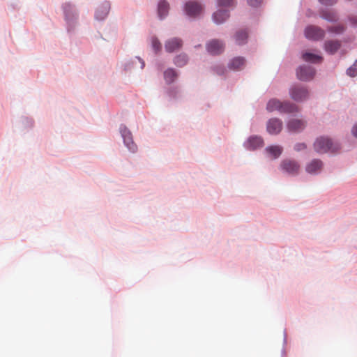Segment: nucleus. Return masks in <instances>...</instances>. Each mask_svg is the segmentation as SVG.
I'll return each instance as SVG.
<instances>
[{"mask_svg":"<svg viewBox=\"0 0 357 357\" xmlns=\"http://www.w3.org/2000/svg\"><path fill=\"white\" fill-rule=\"evenodd\" d=\"M185 10L188 16L196 17L202 11V6L197 1H188L185 3Z\"/></svg>","mask_w":357,"mask_h":357,"instance_id":"ddd939ff","label":"nucleus"},{"mask_svg":"<svg viewBox=\"0 0 357 357\" xmlns=\"http://www.w3.org/2000/svg\"><path fill=\"white\" fill-rule=\"evenodd\" d=\"M236 4V0H217V5L219 7L232 8Z\"/></svg>","mask_w":357,"mask_h":357,"instance_id":"bb28decb","label":"nucleus"},{"mask_svg":"<svg viewBox=\"0 0 357 357\" xmlns=\"http://www.w3.org/2000/svg\"><path fill=\"white\" fill-rule=\"evenodd\" d=\"M264 140L258 135H250L243 143V148L248 151H255L263 148Z\"/></svg>","mask_w":357,"mask_h":357,"instance_id":"7ed1b4c3","label":"nucleus"},{"mask_svg":"<svg viewBox=\"0 0 357 357\" xmlns=\"http://www.w3.org/2000/svg\"><path fill=\"white\" fill-rule=\"evenodd\" d=\"M247 38L248 33L245 31H238L235 36L236 42L238 45L245 44Z\"/></svg>","mask_w":357,"mask_h":357,"instance_id":"393cba45","label":"nucleus"},{"mask_svg":"<svg viewBox=\"0 0 357 357\" xmlns=\"http://www.w3.org/2000/svg\"><path fill=\"white\" fill-rule=\"evenodd\" d=\"M66 20L67 21L70 20L75 16V10L73 6L68 3H66L63 6Z\"/></svg>","mask_w":357,"mask_h":357,"instance_id":"b1692460","label":"nucleus"},{"mask_svg":"<svg viewBox=\"0 0 357 357\" xmlns=\"http://www.w3.org/2000/svg\"><path fill=\"white\" fill-rule=\"evenodd\" d=\"M319 2L322 4L326 5V6H332L335 3H336L337 0H319Z\"/></svg>","mask_w":357,"mask_h":357,"instance_id":"c9c22d12","label":"nucleus"},{"mask_svg":"<svg viewBox=\"0 0 357 357\" xmlns=\"http://www.w3.org/2000/svg\"><path fill=\"white\" fill-rule=\"evenodd\" d=\"M169 9V5L166 1L162 0L159 1L158 5V14L161 20L167 15Z\"/></svg>","mask_w":357,"mask_h":357,"instance_id":"6ab92c4d","label":"nucleus"},{"mask_svg":"<svg viewBox=\"0 0 357 357\" xmlns=\"http://www.w3.org/2000/svg\"><path fill=\"white\" fill-rule=\"evenodd\" d=\"M325 32L320 27L310 25L306 27L305 30V36L307 38L318 40H321L324 37Z\"/></svg>","mask_w":357,"mask_h":357,"instance_id":"1a4fd4ad","label":"nucleus"},{"mask_svg":"<svg viewBox=\"0 0 357 357\" xmlns=\"http://www.w3.org/2000/svg\"><path fill=\"white\" fill-rule=\"evenodd\" d=\"M294 105L289 102H280L277 99H271L267 104L266 109L268 112H293Z\"/></svg>","mask_w":357,"mask_h":357,"instance_id":"20e7f679","label":"nucleus"},{"mask_svg":"<svg viewBox=\"0 0 357 357\" xmlns=\"http://www.w3.org/2000/svg\"><path fill=\"white\" fill-rule=\"evenodd\" d=\"M306 127V121L299 119H290L287 123V128L289 132L300 133Z\"/></svg>","mask_w":357,"mask_h":357,"instance_id":"0eeeda50","label":"nucleus"},{"mask_svg":"<svg viewBox=\"0 0 357 357\" xmlns=\"http://www.w3.org/2000/svg\"><path fill=\"white\" fill-rule=\"evenodd\" d=\"M119 132L124 146L130 153H136L138 151V146L134 142L131 130L124 123H121L119 127Z\"/></svg>","mask_w":357,"mask_h":357,"instance_id":"f03ea898","label":"nucleus"},{"mask_svg":"<svg viewBox=\"0 0 357 357\" xmlns=\"http://www.w3.org/2000/svg\"><path fill=\"white\" fill-rule=\"evenodd\" d=\"M307 144L305 142H297L294 146V150L300 152L307 149Z\"/></svg>","mask_w":357,"mask_h":357,"instance_id":"2f4dec72","label":"nucleus"},{"mask_svg":"<svg viewBox=\"0 0 357 357\" xmlns=\"http://www.w3.org/2000/svg\"><path fill=\"white\" fill-rule=\"evenodd\" d=\"M324 167V162L319 158H314L307 163L305 171L310 175H318Z\"/></svg>","mask_w":357,"mask_h":357,"instance_id":"9b49d317","label":"nucleus"},{"mask_svg":"<svg viewBox=\"0 0 357 357\" xmlns=\"http://www.w3.org/2000/svg\"><path fill=\"white\" fill-rule=\"evenodd\" d=\"M280 168L284 173L294 176L298 174L300 165L295 160L284 159L280 162Z\"/></svg>","mask_w":357,"mask_h":357,"instance_id":"39448f33","label":"nucleus"},{"mask_svg":"<svg viewBox=\"0 0 357 357\" xmlns=\"http://www.w3.org/2000/svg\"><path fill=\"white\" fill-rule=\"evenodd\" d=\"M246 61L242 56H237L232 59L228 63V68L232 70H241L245 66Z\"/></svg>","mask_w":357,"mask_h":357,"instance_id":"dca6fc26","label":"nucleus"},{"mask_svg":"<svg viewBox=\"0 0 357 357\" xmlns=\"http://www.w3.org/2000/svg\"><path fill=\"white\" fill-rule=\"evenodd\" d=\"M109 10V5L108 3H104L100 5L96 11L95 17L98 20H104Z\"/></svg>","mask_w":357,"mask_h":357,"instance_id":"f3484780","label":"nucleus"},{"mask_svg":"<svg viewBox=\"0 0 357 357\" xmlns=\"http://www.w3.org/2000/svg\"><path fill=\"white\" fill-rule=\"evenodd\" d=\"M34 121L32 118L30 117H24V129L29 128L31 129L33 127Z\"/></svg>","mask_w":357,"mask_h":357,"instance_id":"c756f323","label":"nucleus"},{"mask_svg":"<svg viewBox=\"0 0 357 357\" xmlns=\"http://www.w3.org/2000/svg\"><path fill=\"white\" fill-rule=\"evenodd\" d=\"M183 45L182 40L178 38H171L166 41L165 44V50L172 53L178 50Z\"/></svg>","mask_w":357,"mask_h":357,"instance_id":"2eb2a0df","label":"nucleus"},{"mask_svg":"<svg viewBox=\"0 0 357 357\" xmlns=\"http://www.w3.org/2000/svg\"><path fill=\"white\" fill-rule=\"evenodd\" d=\"M213 70L215 71V73L219 75H224L225 73L226 72V69L224 66H215L214 68H213Z\"/></svg>","mask_w":357,"mask_h":357,"instance_id":"72a5a7b5","label":"nucleus"},{"mask_svg":"<svg viewBox=\"0 0 357 357\" xmlns=\"http://www.w3.org/2000/svg\"><path fill=\"white\" fill-rule=\"evenodd\" d=\"M224 48V44L218 40H212L206 45L208 52L213 55L221 54Z\"/></svg>","mask_w":357,"mask_h":357,"instance_id":"4468645a","label":"nucleus"},{"mask_svg":"<svg viewBox=\"0 0 357 357\" xmlns=\"http://www.w3.org/2000/svg\"><path fill=\"white\" fill-rule=\"evenodd\" d=\"M138 60L141 62V68H143L144 67V62L142 61L139 58H138Z\"/></svg>","mask_w":357,"mask_h":357,"instance_id":"4c0bfd02","label":"nucleus"},{"mask_svg":"<svg viewBox=\"0 0 357 357\" xmlns=\"http://www.w3.org/2000/svg\"><path fill=\"white\" fill-rule=\"evenodd\" d=\"M262 0H248V3L252 7H257L261 5Z\"/></svg>","mask_w":357,"mask_h":357,"instance_id":"f704fd0d","label":"nucleus"},{"mask_svg":"<svg viewBox=\"0 0 357 357\" xmlns=\"http://www.w3.org/2000/svg\"><path fill=\"white\" fill-rule=\"evenodd\" d=\"M283 341H282V349L281 350V357H286V349L285 347L287 344V330L284 329L283 331Z\"/></svg>","mask_w":357,"mask_h":357,"instance_id":"cd10ccee","label":"nucleus"},{"mask_svg":"<svg viewBox=\"0 0 357 357\" xmlns=\"http://www.w3.org/2000/svg\"><path fill=\"white\" fill-rule=\"evenodd\" d=\"M296 75L298 79L306 82L313 79L315 70L311 66H303L297 69Z\"/></svg>","mask_w":357,"mask_h":357,"instance_id":"9d476101","label":"nucleus"},{"mask_svg":"<svg viewBox=\"0 0 357 357\" xmlns=\"http://www.w3.org/2000/svg\"><path fill=\"white\" fill-rule=\"evenodd\" d=\"M347 74L351 77L357 75V60L350 68H348Z\"/></svg>","mask_w":357,"mask_h":357,"instance_id":"7c9ffc66","label":"nucleus"},{"mask_svg":"<svg viewBox=\"0 0 357 357\" xmlns=\"http://www.w3.org/2000/svg\"><path fill=\"white\" fill-rule=\"evenodd\" d=\"M351 133L352 135V136L354 137H355L356 139H357V122H356L352 128H351Z\"/></svg>","mask_w":357,"mask_h":357,"instance_id":"e433bc0d","label":"nucleus"},{"mask_svg":"<svg viewBox=\"0 0 357 357\" xmlns=\"http://www.w3.org/2000/svg\"><path fill=\"white\" fill-rule=\"evenodd\" d=\"M353 24H357V18H355V19L354 20Z\"/></svg>","mask_w":357,"mask_h":357,"instance_id":"58836bf2","label":"nucleus"},{"mask_svg":"<svg viewBox=\"0 0 357 357\" xmlns=\"http://www.w3.org/2000/svg\"><path fill=\"white\" fill-rule=\"evenodd\" d=\"M177 73L173 68H169L164 73V78L167 84L172 83L177 78Z\"/></svg>","mask_w":357,"mask_h":357,"instance_id":"5701e85b","label":"nucleus"},{"mask_svg":"<svg viewBox=\"0 0 357 357\" xmlns=\"http://www.w3.org/2000/svg\"><path fill=\"white\" fill-rule=\"evenodd\" d=\"M283 151V146L279 144H271L267 146L264 149V153L271 160H276L279 158Z\"/></svg>","mask_w":357,"mask_h":357,"instance_id":"f8f14e48","label":"nucleus"},{"mask_svg":"<svg viewBox=\"0 0 357 357\" xmlns=\"http://www.w3.org/2000/svg\"><path fill=\"white\" fill-rule=\"evenodd\" d=\"M313 148L314 151L319 154L337 153L342 149V144L338 141H333L328 135H320L315 139Z\"/></svg>","mask_w":357,"mask_h":357,"instance_id":"f257e3e1","label":"nucleus"},{"mask_svg":"<svg viewBox=\"0 0 357 357\" xmlns=\"http://www.w3.org/2000/svg\"><path fill=\"white\" fill-rule=\"evenodd\" d=\"M302 58L305 61L312 63H320L322 61V57L321 56L310 52L303 54Z\"/></svg>","mask_w":357,"mask_h":357,"instance_id":"4be33fe9","label":"nucleus"},{"mask_svg":"<svg viewBox=\"0 0 357 357\" xmlns=\"http://www.w3.org/2000/svg\"><path fill=\"white\" fill-rule=\"evenodd\" d=\"M188 63V57L185 54H179L174 59V63L178 67H183Z\"/></svg>","mask_w":357,"mask_h":357,"instance_id":"a878e982","label":"nucleus"},{"mask_svg":"<svg viewBox=\"0 0 357 357\" xmlns=\"http://www.w3.org/2000/svg\"><path fill=\"white\" fill-rule=\"evenodd\" d=\"M289 94L291 98L296 101H303L309 96L308 90L301 86H294L290 89Z\"/></svg>","mask_w":357,"mask_h":357,"instance_id":"423d86ee","label":"nucleus"},{"mask_svg":"<svg viewBox=\"0 0 357 357\" xmlns=\"http://www.w3.org/2000/svg\"><path fill=\"white\" fill-rule=\"evenodd\" d=\"M344 26L342 25H337L335 26H331L328 29L330 32L340 33L344 31Z\"/></svg>","mask_w":357,"mask_h":357,"instance_id":"473e14b6","label":"nucleus"},{"mask_svg":"<svg viewBox=\"0 0 357 357\" xmlns=\"http://www.w3.org/2000/svg\"><path fill=\"white\" fill-rule=\"evenodd\" d=\"M151 43L152 47L155 52H158L161 50V43H160L158 38L155 37L152 38Z\"/></svg>","mask_w":357,"mask_h":357,"instance_id":"c85d7f7f","label":"nucleus"},{"mask_svg":"<svg viewBox=\"0 0 357 357\" xmlns=\"http://www.w3.org/2000/svg\"><path fill=\"white\" fill-rule=\"evenodd\" d=\"M229 17V13L227 10H219L213 14V19L216 24H221L227 20Z\"/></svg>","mask_w":357,"mask_h":357,"instance_id":"a211bd4d","label":"nucleus"},{"mask_svg":"<svg viewBox=\"0 0 357 357\" xmlns=\"http://www.w3.org/2000/svg\"><path fill=\"white\" fill-rule=\"evenodd\" d=\"M340 47V43L337 40H330L325 43V50L326 52L334 54Z\"/></svg>","mask_w":357,"mask_h":357,"instance_id":"412c9836","label":"nucleus"},{"mask_svg":"<svg viewBox=\"0 0 357 357\" xmlns=\"http://www.w3.org/2000/svg\"><path fill=\"white\" fill-rule=\"evenodd\" d=\"M283 128L282 120L278 118H271L266 123V130L271 135H277L280 133Z\"/></svg>","mask_w":357,"mask_h":357,"instance_id":"6e6552de","label":"nucleus"},{"mask_svg":"<svg viewBox=\"0 0 357 357\" xmlns=\"http://www.w3.org/2000/svg\"><path fill=\"white\" fill-rule=\"evenodd\" d=\"M320 17L329 22H335L338 17L337 14L330 10H324L320 12Z\"/></svg>","mask_w":357,"mask_h":357,"instance_id":"aec40b11","label":"nucleus"}]
</instances>
